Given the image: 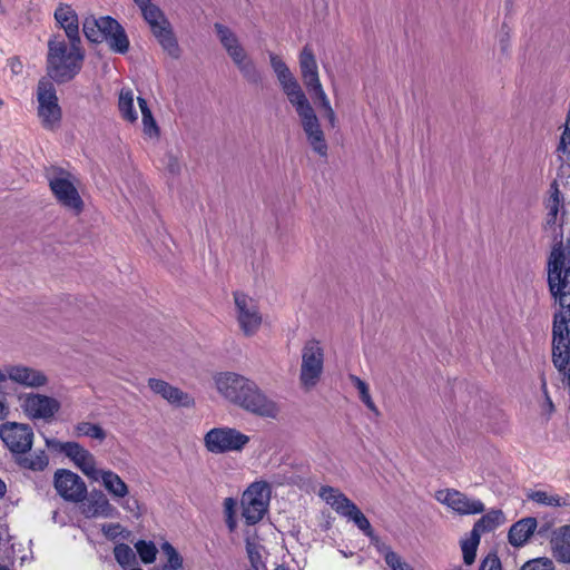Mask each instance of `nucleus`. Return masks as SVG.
<instances>
[{
	"mask_svg": "<svg viewBox=\"0 0 570 570\" xmlns=\"http://www.w3.org/2000/svg\"><path fill=\"white\" fill-rule=\"evenodd\" d=\"M547 283L559 309L552 321V362L558 371L570 363V264L564 265L562 239L557 240L547 263Z\"/></svg>",
	"mask_w": 570,
	"mask_h": 570,
	"instance_id": "nucleus-1",
	"label": "nucleus"
},
{
	"mask_svg": "<svg viewBox=\"0 0 570 570\" xmlns=\"http://www.w3.org/2000/svg\"><path fill=\"white\" fill-rule=\"evenodd\" d=\"M55 19L65 30L70 46L58 37L48 41L46 72L57 85H65L80 73L86 53L81 47L78 14L71 6L60 3L55 10Z\"/></svg>",
	"mask_w": 570,
	"mask_h": 570,
	"instance_id": "nucleus-2",
	"label": "nucleus"
},
{
	"mask_svg": "<svg viewBox=\"0 0 570 570\" xmlns=\"http://www.w3.org/2000/svg\"><path fill=\"white\" fill-rule=\"evenodd\" d=\"M215 384L226 400L243 410L262 417H276L278 413L276 403L247 377L233 372L219 373L215 376Z\"/></svg>",
	"mask_w": 570,
	"mask_h": 570,
	"instance_id": "nucleus-3",
	"label": "nucleus"
},
{
	"mask_svg": "<svg viewBox=\"0 0 570 570\" xmlns=\"http://www.w3.org/2000/svg\"><path fill=\"white\" fill-rule=\"evenodd\" d=\"M33 436L29 424L6 422L0 425V438L10 451L13 462L21 469L40 472L48 466L49 458L45 450L28 455L32 449Z\"/></svg>",
	"mask_w": 570,
	"mask_h": 570,
	"instance_id": "nucleus-4",
	"label": "nucleus"
},
{
	"mask_svg": "<svg viewBox=\"0 0 570 570\" xmlns=\"http://www.w3.org/2000/svg\"><path fill=\"white\" fill-rule=\"evenodd\" d=\"M320 497L330 504L337 514L354 522V524L372 541H376V550L384 557L385 563L392 569L399 564L402 558L383 542H379L374 535L372 525L358 507L340 490L325 485L320 490Z\"/></svg>",
	"mask_w": 570,
	"mask_h": 570,
	"instance_id": "nucleus-5",
	"label": "nucleus"
},
{
	"mask_svg": "<svg viewBox=\"0 0 570 570\" xmlns=\"http://www.w3.org/2000/svg\"><path fill=\"white\" fill-rule=\"evenodd\" d=\"M249 436L234 428H214L204 438L206 449L215 454L242 451L249 442Z\"/></svg>",
	"mask_w": 570,
	"mask_h": 570,
	"instance_id": "nucleus-6",
	"label": "nucleus"
},
{
	"mask_svg": "<svg viewBox=\"0 0 570 570\" xmlns=\"http://www.w3.org/2000/svg\"><path fill=\"white\" fill-rule=\"evenodd\" d=\"M49 187L60 205L79 214L83 209V202L71 180V174L62 168H55L49 177Z\"/></svg>",
	"mask_w": 570,
	"mask_h": 570,
	"instance_id": "nucleus-7",
	"label": "nucleus"
},
{
	"mask_svg": "<svg viewBox=\"0 0 570 570\" xmlns=\"http://www.w3.org/2000/svg\"><path fill=\"white\" fill-rule=\"evenodd\" d=\"M302 128L306 135V139L312 150L320 157H327L328 145L325 139V134L321 127L320 120L316 116L311 102H306L295 109Z\"/></svg>",
	"mask_w": 570,
	"mask_h": 570,
	"instance_id": "nucleus-8",
	"label": "nucleus"
},
{
	"mask_svg": "<svg viewBox=\"0 0 570 570\" xmlns=\"http://www.w3.org/2000/svg\"><path fill=\"white\" fill-rule=\"evenodd\" d=\"M233 297L240 331L247 337L254 336L263 322L257 302L239 291L234 292Z\"/></svg>",
	"mask_w": 570,
	"mask_h": 570,
	"instance_id": "nucleus-9",
	"label": "nucleus"
},
{
	"mask_svg": "<svg viewBox=\"0 0 570 570\" xmlns=\"http://www.w3.org/2000/svg\"><path fill=\"white\" fill-rule=\"evenodd\" d=\"M324 353L316 340L308 341L302 351L299 380L306 387L314 386L323 372Z\"/></svg>",
	"mask_w": 570,
	"mask_h": 570,
	"instance_id": "nucleus-10",
	"label": "nucleus"
},
{
	"mask_svg": "<svg viewBox=\"0 0 570 570\" xmlns=\"http://www.w3.org/2000/svg\"><path fill=\"white\" fill-rule=\"evenodd\" d=\"M53 487L57 493L67 502H83L87 497L85 481L68 469H58L53 475Z\"/></svg>",
	"mask_w": 570,
	"mask_h": 570,
	"instance_id": "nucleus-11",
	"label": "nucleus"
},
{
	"mask_svg": "<svg viewBox=\"0 0 570 570\" xmlns=\"http://www.w3.org/2000/svg\"><path fill=\"white\" fill-rule=\"evenodd\" d=\"M46 443L68 456L86 475L92 476L96 473L94 455L78 442H60L47 439Z\"/></svg>",
	"mask_w": 570,
	"mask_h": 570,
	"instance_id": "nucleus-12",
	"label": "nucleus"
},
{
	"mask_svg": "<svg viewBox=\"0 0 570 570\" xmlns=\"http://www.w3.org/2000/svg\"><path fill=\"white\" fill-rule=\"evenodd\" d=\"M264 487L253 483L243 494L242 515L248 525L259 522L267 511V503L263 498Z\"/></svg>",
	"mask_w": 570,
	"mask_h": 570,
	"instance_id": "nucleus-13",
	"label": "nucleus"
},
{
	"mask_svg": "<svg viewBox=\"0 0 570 570\" xmlns=\"http://www.w3.org/2000/svg\"><path fill=\"white\" fill-rule=\"evenodd\" d=\"M435 498L438 501L462 515L479 514L485 509L481 500L470 499L466 494L455 489L438 491Z\"/></svg>",
	"mask_w": 570,
	"mask_h": 570,
	"instance_id": "nucleus-14",
	"label": "nucleus"
},
{
	"mask_svg": "<svg viewBox=\"0 0 570 570\" xmlns=\"http://www.w3.org/2000/svg\"><path fill=\"white\" fill-rule=\"evenodd\" d=\"M23 412L32 419H51L60 409L58 400L51 396L30 393L21 404Z\"/></svg>",
	"mask_w": 570,
	"mask_h": 570,
	"instance_id": "nucleus-15",
	"label": "nucleus"
},
{
	"mask_svg": "<svg viewBox=\"0 0 570 570\" xmlns=\"http://www.w3.org/2000/svg\"><path fill=\"white\" fill-rule=\"evenodd\" d=\"M81 513L87 519L92 518H119L120 512L114 507L101 490L94 489L83 500Z\"/></svg>",
	"mask_w": 570,
	"mask_h": 570,
	"instance_id": "nucleus-16",
	"label": "nucleus"
},
{
	"mask_svg": "<svg viewBox=\"0 0 570 570\" xmlns=\"http://www.w3.org/2000/svg\"><path fill=\"white\" fill-rule=\"evenodd\" d=\"M148 386L154 393L161 395L175 406L193 407L195 405L193 396L166 381L151 377L148 380Z\"/></svg>",
	"mask_w": 570,
	"mask_h": 570,
	"instance_id": "nucleus-17",
	"label": "nucleus"
},
{
	"mask_svg": "<svg viewBox=\"0 0 570 570\" xmlns=\"http://www.w3.org/2000/svg\"><path fill=\"white\" fill-rule=\"evenodd\" d=\"M549 544L551 556L557 562L570 564V524L552 529Z\"/></svg>",
	"mask_w": 570,
	"mask_h": 570,
	"instance_id": "nucleus-18",
	"label": "nucleus"
},
{
	"mask_svg": "<svg viewBox=\"0 0 570 570\" xmlns=\"http://www.w3.org/2000/svg\"><path fill=\"white\" fill-rule=\"evenodd\" d=\"M8 379L28 387H40L47 384L46 374L24 365H10L6 367Z\"/></svg>",
	"mask_w": 570,
	"mask_h": 570,
	"instance_id": "nucleus-19",
	"label": "nucleus"
},
{
	"mask_svg": "<svg viewBox=\"0 0 570 570\" xmlns=\"http://www.w3.org/2000/svg\"><path fill=\"white\" fill-rule=\"evenodd\" d=\"M299 70L306 90L321 85L318 67L315 55L309 46H305L299 53Z\"/></svg>",
	"mask_w": 570,
	"mask_h": 570,
	"instance_id": "nucleus-20",
	"label": "nucleus"
},
{
	"mask_svg": "<svg viewBox=\"0 0 570 570\" xmlns=\"http://www.w3.org/2000/svg\"><path fill=\"white\" fill-rule=\"evenodd\" d=\"M283 92L286 95L289 104L296 109L299 106L308 102V99L298 83L297 79L293 76L291 70L276 76Z\"/></svg>",
	"mask_w": 570,
	"mask_h": 570,
	"instance_id": "nucleus-21",
	"label": "nucleus"
},
{
	"mask_svg": "<svg viewBox=\"0 0 570 570\" xmlns=\"http://www.w3.org/2000/svg\"><path fill=\"white\" fill-rule=\"evenodd\" d=\"M538 521L533 517L523 518L513 523L508 532V541L512 547H523L534 533Z\"/></svg>",
	"mask_w": 570,
	"mask_h": 570,
	"instance_id": "nucleus-22",
	"label": "nucleus"
},
{
	"mask_svg": "<svg viewBox=\"0 0 570 570\" xmlns=\"http://www.w3.org/2000/svg\"><path fill=\"white\" fill-rule=\"evenodd\" d=\"M161 48L173 58H179L180 48L168 19L151 29Z\"/></svg>",
	"mask_w": 570,
	"mask_h": 570,
	"instance_id": "nucleus-23",
	"label": "nucleus"
},
{
	"mask_svg": "<svg viewBox=\"0 0 570 570\" xmlns=\"http://www.w3.org/2000/svg\"><path fill=\"white\" fill-rule=\"evenodd\" d=\"M38 116L45 129L55 130L61 125L62 110L58 102L40 105Z\"/></svg>",
	"mask_w": 570,
	"mask_h": 570,
	"instance_id": "nucleus-24",
	"label": "nucleus"
},
{
	"mask_svg": "<svg viewBox=\"0 0 570 570\" xmlns=\"http://www.w3.org/2000/svg\"><path fill=\"white\" fill-rule=\"evenodd\" d=\"M504 522L505 515L501 510H491L474 523L472 531H476L481 537L482 533L491 532Z\"/></svg>",
	"mask_w": 570,
	"mask_h": 570,
	"instance_id": "nucleus-25",
	"label": "nucleus"
},
{
	"mask_svg": "<svg viewBox=\"0 0 570 570\" xmlns=\"http://www.w3.org/2000/svg\"><path fill=\"white\" fill-rule=\"evenodd\" d=\"M101 481L106 490L115 498H125L129 492L128 485L114 471H101Z\"/></svg>",
	"mask_w": 570,
	"mask_h": 570,
	"instance_id": "nucleus-26",
	"label": "nucleus"
},
{
	"mask_svg": "<svg viewBox=\"0 0 570 570\" xmlns=\"http://www.w3.org/2000/svg\"><path fill=\"white\" fill-rule=\"evenodd\" d=\"M528 499L538 503V504H541V505H547V507H569L570 505V495L567 494L566 497H560V495H552V494H548L547 492L544 491H531L530 493H528Z\"/></svg>",
	"mask_w": 570,
	"mask_h": 570,
	"instance_id": "nucleus-27",
	"label": "nucleus"
},
{
	"mask_svg": "<svg viewBox=\"0 0 570 570\" xmlns=\"http://www.w3.org/2000/svg\"><path fill=\"white\" fill-rule=\"evenodd\" d=\"M138 105L141 111L142 117V126L145 135L149 137H158L160 134L159 127L153 116V112L148 106V102L145 98L138 97Z\"/></svg>",
	"mask_w": 570,
	"mask_h": 570,
	"instance_id": "nucleus-28",
	"label": "nucleus"
},
{
	"mask_svg": "<svg viewBox=\"0 0 570 570\" xmlns=\"http://www.w3.org/2000/svg\"><path fill=\"white\" fill-rule=\"evenodd\" d=\"M105 41H107L109 48L116 53L125 55L129 50L130 42L121 24L114 29Z\"/></svg>",
	"mask_w": 570,
	"mask_h": 570,
	"instance_id": "nucleus-29",
	"label": "nucleus"
},
{
	"mask_svg": "<svg viewBox=\"0 0 570 570\" xmlns=\"http://www.w3.org/2000/svg\"><path fill=\"white\" fill-rule=\"evenodd\" d=\"M40 79L37 85V100L38 106L58 102L57 91L53 86V80Z\"/></svg>",
	"mask_w": 570,
	"mask_h": 570,
	"instance_id": "nucleus-30",
	"label": "nucleus"
},
{
	"mask_svg": "<svg viewBox=\"0 0 570 570\" xmlns=\"http://www.w3.org/2000/svg\"><path fill=\"white\" fill-rule=\"evenodd\" d=\"M118 108L122 118L129 122H135L138 118L134 107V95L131 90H121L118 100Z\"/></svg>",
	"mask_w": 570,
	"mask_h": 570,
	"instance_id": "nucleus-31",
	"label": "nucleus"
},
{
	"mask_svg": "<svg viewBox=\"0 0 570 570\" xmlns=\"http://www.w3.org/2000/svg\"><path fill=\"white\" fill-rule=\"evenodd\" d=\"M350 381L354 385V387L357 389L360 399L365 404V406L371 412H374L376 415H379L380 414L379 409L375 405L374 401L372 400L367 383L354 374L350 375Z\"/></svg>",
	"mask_w": 570,
	"mask_h": 570,
	"instance_id": "nucleus-32",
	"label": "nucleus"
},
{
	"mask_svg": "<svg viewBox=\"0 0 570 570\" xmlns=\"http://www.w3.org/2000/svg\"><path fill=\"white\" fill-rule=\"evenodd\" d=\"M214 28L222 46L227 51V53L237 46H240L237 36L232 31L230 28L219 22H216Z\"/></svg>",
	"mask_w": 570,
	"mask_h": 570,
	"instance_id": "nucleus-33",
	"label": "nucleus"
},
{
	"mask_svg": "<svg viewBox=\"0 0 570 570\" xmlns=\"http://www.w3.org/2000/svg\"><path fill=\"white\" fill-rule=\"evenodd\" d=\"M480 540L481 537H479L476 531L471 530L470 538L461 542L463 561L465 564L470 566L475 561L476 550L480 544Z\"/></svg>",
	"mask_w": 570,
	"mask_h": 570,
	"instance_id": "nucleus-34",
	"label": "nucleus"
},
{
	"mask_svg": "<svg viewBox=\"0 0 570 570\" xmlns=\"http://www.w3.org/2000/svg\"><path fill=\"white\" fill-rule=\"evenodd\" d=\"M135 548L142 563L149 564L156 560L158 549L153 541L138 540Z\"/></svg>",
	"mask_w": 570,
	"mask_h": 570,
	"instance_id": "nucleus-35",
	"label": "nucleus"
},
{
	"mask_svg": "<svg viewBox=\"0 0 570 570\" xmlns=\"http://www.w3.org/2000/svg\"><path fill=\"white\" fill-rule=\"evenodd\" d=\"M114 556L119 566L127 569L136 562V554L132 549L126 543H118L114 548Z\"/></svg>",
	"mask_w": 570,
	"mask_h": 570,
	"instance_id": "nucleus-36",
	"label": "nucleus"
},
{
	"mask_svg": "<svg viewBox=\"0 0 570 570\" xmlns=\"http://www.w3.org/2000/svg\"><path fill=\"white\" fill-rule=\"evenodd\" d=\"M140 11L144 20L149 24L150 29L161 23L164 19H167L161 9L153 2L141 7Z\"/></svg>",
	"mask_w": 570,
	"mask_h": 570,
	"instance_id": "nucleus-37",
	"label": "nucleus"
},
{
	"mask_svg": "<svg viewBox=\"0 0 570 570\" xmlns=\"http://www.w3.org/2000/svg\"><path fill=\"white\" fill-rule=\"evenodd\" d=\"M78 435L89 436L99 441H104L107 436L106 431L96 423L80 422L76 426Z\"/></svg>",
	"mask_w": 570,
	"mask_h": 570,
	"instance_id": "nucleus-38",
	"label": "nucleus"
},
{
	"mask_svg": "<svg viewBox=\"0 0 570 570\" xmlns=\"http://www.w3.org/2000/svg\"><path fill=\"white\" fill-rule=\"evenodd\" d=\"M98 19L87 17L82 22V32L88 41L92 43H101V33L99 30Z\"/></svg>",
	"mask_w": 570,
	"mask_h": 570,
	"instance_id": "nucleus-39",
	"label": "nucleus"
},
{
	"mask_svg": "<svg viewBox=\"0 0 570 570\" xmlns=\"http://www.w3.org/2000/svg\"><path fill=\"white\" fill-rule=\"evenodd\" d=\"M245 543L247 557L250 562V568L247 570H259V567L264 566L261 554L262 546L252 541L249 538H246Z\"/></svg>",
	"mask_w": 570,
	"mask_h": 570,
	"instance_id": "nucleus-40",
	"label": "nucleus"
},
{
	"mask_svg": "<svg viewBox=\"0 0 570 570\" xmlns=\"http://www.w3.org/2000/svg\"><path fill=\"white\" fill-rule=\"evenodd\" d=\"M101 532L109 540H116L119 535L127 540L131 534V532L124 528L120 523L102 524Z\"/></svg>",
	"mask_w": 570,
	"mask_h": 570,
	"instance_id": "nucleus-41",
	"label": "nucleus"
},
{
	"mask_svg": "<svg viewBox=\"0 0 570 570\" xmlns=\"http://www.w3.org/2000/svg\"><path fill=\"white\" fill-rule=\"evenodd\" d=\"M520 570H556V567L551 559L539 557L524 562Z\"/></svg>",
	"mask_w": 570,
	"mask_h": 570,
	"instance_id": "nucleus-42",
	"label": "nucleus"
},
{
	"mask_svg": "<svg viewBox=\"0 0 570 570\" xmlns=\"http://www.w3.org/2000/svg\"><path fill=\"white\" fill-rule=\"evenodd\" d=\"M239 72L247 82L256 86L262 83L263 78L254 60L247 62L246 66H243Z\"/></svg>",
	"mask_w": 570,
	"mask_h": 570,
	"instance_id": "nucleus-43",
	"label": "nucleus"
},
{
	"mask_svg": "<svg viewBox=\"0 0 570 570\" xmlns=\"http://www.w3.org/2000/svg\"><path fill=\"white\" fill-rule=\"evenodd\" d=\"M99 30L101 33V42L110 36V32L118 28L120 23L110 16H104L98 19Z\"/></svg>",
	"mask_w": 570,
	"mask_h": 570,
	"instance_id": "nucleus-44",
	"label": "nucleus"
},
{
	"mask_svg": "<svg viewBox=\"0 0 570 570\" xmlns=\"http://www.w3.org/2000/svg\"><path fill=\"white\" fill-rule=\"evenodd\" d=\"M308 94L311 95L312 99L315 101V102H320V107L324 110L328 107H331V102L323 89V86L322 83L320 86H316L309 90H307Z\"/></svg>",
	"mask_w": 570,
	"mask_h": 570,
	"instance_id": "nucleus-45",
	"label": "nucleus"
},
{
	"mask_svg": "<svg viewBox=\"0 0 570 570\" xmlns=\"http://www.w3.org/2000/svg\"><path fill=\"white\" fill-rule=\"evenodd\" d=\"M479 570H502L497 552H490L480 563Z\"/></svg>",
	"mask_w": 570,
	"mask_h": 570,
	"instance_id": "nucleus-46",
	"label": "nucleus"
},
{
	"mask_svg": "<svg viewBox=\"0 0 570 570\" xmlns=\"http://www.w3.org/2000/svg\"><path fill=\"white\" fill-rule=\"evenodd\" d=\"M121 507L126 511L130 512L132 514V517L136 519L140 518L142 514L140 503H139L138 499H136L135 497L127 498L121 503Z\"/></svg>",
	"mask_w": 570,
	"mask_h": 570,
	"instance_id": "nucleus-47",
	"label": "nucleus"
},
{
	"mask_svg": "<svg viewBox=\"0 0 570 570\" xmlns=\"http://www.w3.org/2000/svg\"><path fill=\"white\" fill-rule=\"evenodd\" d=\"M551 197L549 199L548 208L554 207L558 212L561 206H563V196L558 188L557 181H553L550 186Z\"/></svg>",
	"mask_w": 570,
	"mask_h": 570,
	"instance_id": "nucleus-48",
	"label": "nucleus"
},
{
	"mask_svg": "<svg viewBox=\"0 0 570 570\" xmlns=\"http://www.w3.org/2000/svg\"><path fill=\"white\" fill-rule=\"evenodd\" d=\"M165 169L173 176H177L180 174L181 168H180L179 159L171 153L166 154Z\"/></svg>",
	"mask_w": 570,
	"mask_h": 570,
	"instance_id": "nucleus-49",
	"label": "nucleus"
},
{
	"mask_svg": "<svg viewBox=\"0 0 570 570\" xmlns=\"http://www.w3.org/2000/svg\"><path fill=\"white\" fill-rule=\"evenodd\" d=\"M269 61H271V67L276 76H278L289 69L287 67V65L283 61V59H281L277 55H275L273 52L269 53Z\"/></svg>",
	"mask_w": 570,
	"mask_h": 570,
	"instance_id": "nucleus-50",
	"label": "nucleus"
},
{
	"mask_svg": "<svg viewBox=\"0 0 570 570\" xmlns=\"http://www.w3.org/2000/svg\"><path fill=\"white\" fill-rule=\"evenodd\" d=\"M8 66L13 76H19L23 71V65L18 56L8 59Z\"/></svg>",
	"mask_w": 570,
	"mask_h": 570,
	"instance_id": "nucleus-51",
	"label": "nucleus"
},
{
	"mask_svg": "<svg viewBox=\"0 0 570 570\" xmlns=\"http://www.w3.org/2000/svg\"><path fill=\"white\" fill-rule=\"evenodd\" d=\"M236 507H237V501L234 498H226L224 500L225 518L235 515Z\"/></svg>",
	"mask_w": 570,
	"mask_h": 570,
	"instance_id": "nucleus-52",
	"label": "nucleus"
},
{
	"mask_svg": "<svg viewBox=\"0 0 570 570\" xmlns=\"http://www.w3.org/2000/svg\"><path fill=\"white\" fill-rule=\"evenodd\" d=\"M183 562H184L183 557L180 556L179 552H177L176 554L167 558V562L164 563L161 567L181 569Z\"/></svg>",
	"mask_w": 570,
	"mask_h": 570,
	"instance_id": "nucleus-53",
	"label": "nucleus"
},
{
	"mask_svg": "<svg viewBox=\"0 0 570 570\" xmlns=\"http://www.w3.org/2000/svg\"><path fill=\"white\" fill-rule=\"evenodd\" d=\"M558 210L554 207L548 208L547 219H546V226L544 228H553L556 232V224L558 218Z\"/></svg>",
	"mask_w": 570,
	"mask_h": 570,
	"instance_id": "nucleus-54",
	"label": "nucleus"
},
{
	"mask_svg": "<svg viewBox=\"0 0 570 570\" xmlns=\"http://www.w3.org/2000/svg\"><path fill=\"white\" fill-rule=\"evenodd\" d=\"M228 56L233 60L234 63H238L239 60L244 59L247 55L243 46H237L232 51L228 52Z\"/></svg>",
	"mask_w": 570,
	"mask_h": 570,
	"instance_id": "nucleus-55",
	"label": "nucleus"
},
{
	"mask_svg": "<svg viewBox=\"0 0 570 570\" xmlns=\"http://www.w3.org/2000/svg\"><path fill=\"white\" fill-rule=\"evenodd\" d=\"M7 395L8 393L0 390V420H3L9 414V405L7 402Z\"/></svg>",
	"mask_w": 570,
	"mask_h": 570,
	"instance_id": "nucleus-56",
	"label": "nucleus"
},
{
	"mask_svg": "<svg viewBox=\"0 0 570 570\" xmlns=\"http://www.w3.org/2000/svg\"><path fill=\"white\" fill-rule=\"evenodd\" d=\"M324 117L328 120L332 128H334L336 126L337 118H336L335 111L333 110L332 106L324 109Z\"/></svg>",
	"mask_w": 570,
	"mask_h": 570,
	"instance_id": "nucleus-57",
	"label": "nucleus"
},
{
	"mask_svg": "<svg viewBox=\"0 0 570 570\" xmlns=\"http://www.w3.org/2000/svg\"><path fill=\"white\" fill-rule=\"evenodd\" d=\"M161 550L167 556V558L176 554L178 551L176 550V548L168 541H165L163 544H161Z\"/></svg>",
	"mask_w": 570,
	"mask_h": 570,
	"instance_id": "nucleus-58",
	"label": "nucleus"
},
{
	"mask_svg": "<svg viewBox=\"0 0 570 570\" xmlns=\"http://www.w3.org/2000/svg\"><path fill=\"white\" fill-rule=\"evenodd\" d=\"M226 525L230 532H234L237 527V521L235 515L225 518Z\"/></svg>",
	"mask_w": 570,
	"mask_h": 570,
	"instance_id": "nucleus-59",
	"label": "nucleus"
},
{
	"mask_svg": "<svg viewBox=\"0 0 570 570\" xmlns=\"http://www.w3.org/2000/svg\"><path fill=\"white\" fill-rule=\"evenodd\" d=\"M392 570H414V569L407 562L401 561L399 564L393 567Z\"/></svg>",
	"mask_w": 570,
	"mask_h": 570,
	"instance_id": "nucleus-60",
	"label": "nucleus"
},
{
	"mask_svg": "<svg viewBox=\"0 0 570 570\" xmlns=\"http://www.w3.org/2000/svg\"><path fill=\"white\" fill-rule=\"evenodd\" d=\"M253 59L249 56H246L244 59L239 60L238 63H235V66L240 70L243 66H246L247 62L252 61Z\"/></svg>",
	"mask_w": 570,
	"mask_h": 570,
	"instance_id": "nucleus-61",
	"label": "nucleus"
},
{
	"mask_svg": "<svg viewBox=\"0 0 570 570\" xmlns=\"http://www.w3.org/2000/svg\"><path fill=\"white\" fill-rule=\"evenodd\" d=\"M569 363L566 365V367L562 371H559L567 377L568 385L570 387V366H568Z\"/></svg>",
	"mask_w": 570,
	"mask_h": 570,
	"instance_id": "nucleus-62",
	"label": "nucleus"
},
{
	"mask_svg": "<svg viewBox=\"0 0 570 570\" xmlns=\"http://www.w3.org/2000/svg\"><path fill=\"white\" fill-rule=\"evenodd\" d=\"M7 492V485L6 483L0 479V499L4 497Z\"/></svg>",
	"mask_w": 570,
	"mask_h": 570,
	"instance_id": "nucleus-63",
	"label": "nucleus"
},
{
	"mask_svg": "<svg viewBox=\"0 0 570 570\" xmlns=\"http://www.w3.org/2000/svg\"><path fill=\"white\" fill-rule=\"evenodd\" d=\"M549 529H550V525H549V524H544V525H542V527L538 530V534L542 537V535H544V534H546V532H547Z\"/></svg>",
	"mask_w": 570,
	"mask_h": 570,
	"instance_id": "nucleus-64",
	"label": "nucleus"
}]
</instances>
